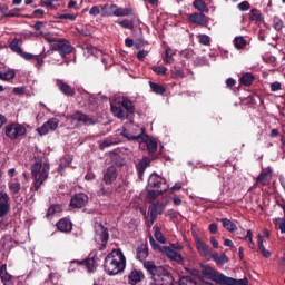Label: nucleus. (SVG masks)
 <instances>
[{"instance_id":"1","label":"nucleus","mask_w":285,"mask_h":285,"mask_svg":"<svg viewBox=\"0 0 285 285\" xmlns=\"http://www.w3.org/2000/svg\"><path fill=\"white\" fill-rule=\"evenodd\" d=\"M114 117L132 122L135 119V102L128 97H122L110 102Z\"/></svg>"},{"instance_id":"2","label":"nucleus","mask_w":285,"mask_h":285,"mask_svg":"<svg viewBox=\"0 0 285 285\" xmlns=\"http://www.w3.org/2000/svg\"><path fill=\"white\" fill-rule=\"evenodd\" d=\"M144 268L151 275L150 285H173L175 277L168 269L157 266L153 261H144Z\"/></svg>"},{"instance_id":"3","label":"nucleus","mask_w":285,"mask_h":285,"mask_svg":"<svg viewBox=\"0 0 285 285\" xmlns=\"http://www.w3.org/2000/svg\"><path fill=\"white\" fill-rule=\"evenodd\" d=\"M104 268L107 275H119L126 268V256L121 249H114L106 256Z\"/></svg>"},{"instance_id":"4","label":"nucleus","mask_w":285,"mask_h":285,"mask_svg":"<svg viewBox=\"0 0 285 285\" xmlns=\"http://www.w3.org/2000/svg\"><path fill=\"white\" fill-rule=\"evenodd\" d=\"M202 275L219 285H248V278L236 279L215 271L208 265L202 268Z\"/></svg>"},{"instance_id":"5","label":"nucleus","mask_w":285,"mask_h":285,"mask_svg":"<svg viewBox=\"0 0 285 285\" xmlns=\"http://www.w3.org/2000/svg\"><path fill=\"white\" fill-rule=\"evenodd\" d=\"M48 175H50V163L36 160L31 165V177L33 179L35 190H39V188L43 186V184L48 179Z\"/></svg>"},{"instance_id":"6","label":"nucleus","mask_w":285,"mask_h":285,"mask_svg":"<svg viewBox=\"0 0 285 285\" xmlns=\"http://www.w3.org/2000/svg\"><path fill=\"white\" fill-rule=\"evenodd\" d=\"M134 130H138L139 134H131L130 131H128V129H124L121 135L122 137L128 139V141H136L137 139H142V141H145L147 146L148 153H157V140L154 137L144 136L146 132V128L134 126Z\"/></svg>"},{"instance_id":"7","label":"nucleus","mask_w":285,"mask_h":285,"mask_svg":"<svg viewBox=\"0 0 285 285\" xmlns=\"http://www.w3.org/2000/svg\"><path fill=\"white\" fill-rule=\"evenodd\" d=\"M45 40H47L48 43H51V50L59 52L61 57H66V55H70L72 53V50H75V47L63 38L56 39L52 37H45Z\"/></svg>"},{"instance_id":"8","label":"nucleus","mask_w":285,"mask_h":285,"mask_svg":"<svg viewBox=\"0 0 285 285\" xmlns=\"http://www.w3.org/2000/svg\"><path fill=\"white\" fill-rule=\"evenodd\" d=\"M95 242L99 244L101 242V245L99 247V250H104L106 248V245L108 244V239H110V234L108 233V228L104 227L101 223H95Z\"/></svg>"},{"instance_id":"9","label":"nucleus","mask_w":285,"mask_h":285,"mask_svg":"<svg viewBox=\"0 0 285 285\" xmlns=\"http://www.w3.org/2000/svg\"><path fill=\"white\" fill-rule=\"evenodd\" d=\"M27 132L26 127L19 122H11L4 127V135L11 140L23 137Z\"/></svg>"},{"instance_id":"10","label":"nucleus","mask_w":285,"mask_h":285,"mask_svg":"<svg viewBox=\"0 0 285 285\" xmlns=\"http://www.w3.org/2000/svg\"><path fill=\"white\" fill-rule=\"evenodd\" d=\"M71 121L78 126H95V124H97V119H95V117L81 114L79 111L71 115Z\"/></svg>"},{"instance_id":"11","label":"nucleus","mask_w":285,"mask_h":285,"mask_svg":"<svg viewBox=\"0 0 285 285\" xmlns=\"http://www.w3.org/2000/svg\"><path fill=\"white\" fill-rule=\"evenodd\" d=\"M97 262H99V258L97 257V253L96 252H92L89 254L88 258H86L85 261L82 262H79V261H72V264H78L79 266H81V264L83 266H86L88 273H95V271H97Z\"/></svg>"},{"instance_id":"12","label":"nucleus","mask_w":285,"mask_h":285,"mask_svg":"<svg viewBox=\"0 0 285 285\" xmlns=\"http://www.w3.org/2000/svg\"><path fill=\"white\" fill-rule=\"evenodd\" d=\"M102 181L106 186H110L117 181L119 173L117 171V165H110L102 171Z\"/></svg>"},{"instance_id":"13","label":"nucleus","mask_w":285,"mask_h":285,"mask_svg":"<svg viewBox=\"0 0 285 285\" xmlns=\"http://www.w3.org/2000/svg\"><path fill=\"white\" fill-rule=\"evenodd\" d=\"M56 128H59V120H57V118H51L38 128L37 132L40 137H43V135H48V132H55Z\"/></svg>"},{"instance_id":"14","label":"nucleus","mask_w":285,"mask_h":285,"mask_svg":"<svg viewBox=\"0 0 285 285\" xmlns=\"http://www.w3.org/2000/svg\"><path fill=\"white\" fill-rule=\"evenodd\" d=\"M10 213V196L6 191H0V217H6Z\"/></svg>"},{"instance_id":"15","label":"nucleus","mask_w":285,"mask_h":285,"mask_svg":"<svg viewBox=\"0 0 285 285\" xmlns=\"http://www.w3.org/2000/svg\"><path fill=\"white\" fill-rule=\"evenodd\" d=\"M88 204V195L83 193L76 194L71 200V208H83Z\"/></svg>"},{"instance_id":"16","label":"nucleus","mask_w":285,"mask_h":285,"mask_svg":"<svg viewBox=\"0 0 285 285\" xmlns=\"http://www.w3.org/2000/svg\"><path fill=\"white\" fill-rule=\"evenodd\" d=\"M8 188L13 199H19V193H21V190H26V186L21 187V183H19L18 179H11L8 183Z\"/></svg>"},{"instance_id":"17","label":"nucleus","mask_w":285,"mask_h":285,"mask_svg":"<svg viewBox=\"0 0 285 285\" xmlns=\"http://www.w3.org/2000/svg\"><path fill=\"white\" fill-rule=\"evenodd\" d=\"M196 248L199 255L206 257L207 259H210L212 255L215 253L210 246L206 245L199 238L196 239Z\"/></svg>"},{"instance_id":"18","label":"nucleus","mask_w":285,"mask_h":285,"mask_svg":"<svg viewBox=\"0 0 285 285\" xmlns=\"http://www.w3.org/2000/svg\"><path fill=\"white\" fill-rule=\"evenodd\" d=\"M150 219L151 224H155V219H157L158 215H161L164 210H166V205L165 203H154L150 207Z\"/></svg>"},{"instance_id":"19","label":"nucleus","mask_w":285,"mask_h":285,"mask_svg":"<svg viewBox=\"0 0 285 285\" xmlns=\"http://www.w3.org/2000/svg\"><path fill=\"white\" fill-rule=\"evenodd\" d=\"M149 186L150 188H156V190H161V188H166V186H168L166 184V179H164L163 177H159L156 174H153L149 177Z\"/></svg>"},{"instance_id":"20","label":"nucleus","mask_w":285,"mask_h":285,"mask_svg":"<svg viewBox=\"0 0 285 285\" xmlns=\"http://www.w3.org/2000/svg\"><path fill=\"white\" fill-rule=\"evenodd\" d=\"M114 17H132V14H135V11L132 10V8H121L118 7L117 4H112L111 7Z\"/></svg>"},{"instance_id":"21","label":"nucleus","mask_w":285,"mask_h":285,"mask_svg":"<svg viewBox=\"0 0 285 285\" xmlns=\"http://www.w3.org/2000/svg\"><path fill=\"white\" fill-rule=\"evenodd\" d=\"M189 21L190 23H195L196 26H206L208 23V18L203 12H196L189 14Z\"/></svg>"},{"instance_id":"22","label":"nucleus","mask_w":285,"mask_h":285,"mask_svg":"<svg viewBox=\"0 0 285 285\" xmlns=\"http://www.w3.org/2000/svg\"><path fill=\"white\" fill-rule=\"evenodd\" d=\"M0 279L3 285H12V279H14V276L8 273V265L6 264L0 266Z\"/></svg>"},{"instance_id":"23","label":"nucleus","mask_w":285,"mask_h":285,"mask_svg":"<svg viewBox=\"0 0 285 285\" xmlns=\"http://www.w3.org/2000/svg\"><path fill=\"white\" fill-rule=\"evenodd\" d=\"M148 258V243H142L136 248V259L144 262Z\"/></svg>"},{"instance_id":"24","label":"nucleus","mask_w":285,"mask_h":285,"mask_svg":"<svg viewBox=\"0 0 285 285\" xmlns=\"http://www.w3.org/2000/svg\"><path fill=\"white\" fill-rule=\"evenodd\" d=\"M56 226L60 233H70L72 230V222L69 218H61Z\"/></svg>"},{"instance_id":"25","label":"nucleus","mask_w":285,"mask_h":285,"mask_svg":"<svg viewBox=\"0 0 285 285\" xmlns=\"http://www.w3.org/2000/svg\"><path fill=\"white\" fill-rule=\"evenodd\" d=\"M144 272L139 269H134L128 275V282L131 285L139 284L144 279Z\"/></svg>"},{"instance_id":"26","label":"nucleus","mask_w":285,"mask_h":285,"mask_svg":"<svg viewBox=\"0 0 285 285\" xmlns=\"http://www.w3.org/2000/svg\"><path fill=\"white\" fill-rule=\"evenodd\" d=\"M21 46H23V39L21 38H14L10 43L9 48L12 52H16V55H21L23 49H21Z\"/></svg>"},{"instance_id":"27","label":"nucleus","mask_w":285,"mask_h":285,"mask_svg":"<svg viewBox=\"0 0 285 285\" xmlns=\"http://www.w3.org/2000/svg\"><path fill=\"white\" fill-rule=\"evenodd\" d=\"M210 259H214V262L218 266H224V264H228L229 262L228 256H226V254L217 252H214V254H212Z\"/></svg>"},{"instance_id":"28","label":"nucleus","mask_w":285,"mask_h":285,"mask_svg":"<svg viewBox=\"0 0 285 285\" xmlns=\"http://www.w3.org/2000/svg\"><path fill=\"white\" fill-rule=\"evenodd\" d=\"M58 87L62 95H66L67 97H75V88H72L70 85L63 81H58Z\"/></svg>"},{"instance_id":"29","label":"nucleus","mask_w":285,"mask_h":285,"mask_svg":"<svg viewBox=\"0 0 285 285\" xmlns=\"http://www.w3.org/2000/svg\"><path fill=\"white\" fill-rule=\"evenodd\" d=\"M271 177H273V169L268 168L266 171H262L257 176L256 181H257V184H262V186H266V184L268 183V179H271Z\"/></svg>"},{"instance_id":"30","label":"nucleus","mask_w":285,"mask_h":285,"mask_svg":"<svg viewBox=\"0 0 285 285\" xmlns=\"http://www.w3.org/2000/svg\"><path fill=\"white\" fill-rule=\"evenodd\" d=\"M216 222H220L223 224V228L229 233H235V230H237V225L228 218H216Z\"/></svg>"},{"instance_id":"31","label":"nucleus","mask_w":285,"mask_h":285,"mask_svg":"<svg viewBox=\"0 0 285 285\" xmlns=\"http://www.w3.org/2000/svg\"><path fill=\"white\" fill-rule=\"evenodd\" d=\"M148 166H150V158L145 156L137 165L138 175L140 177L144 175V173H146V168H148Z\"/></svg>"},{"instance_id":"32","label":"nucleus","mask_w":285,"mask_h":285,"mask_svg":"<svg viewBox=\"0 0 285 285\" xmlns=\"http://www.w3.org/2000/svg\"><path fill=\"white\" fill-rule=\"evenodd\" d=\"M61 205L56 204V205H51L46 214L47 219H52V217H55V215H59V213H61Z\"/></svg>"},{"instance_id":"33","label":"nucleus","mask_w":285,"mask_h":285,"mask_svg":"<svg viewBox=\"0 0 285 285\" xmlns=\"http://www.w3.org/2000/svg\"><path fill=\"white\" fill-rule=\"evenodd\" d=\"M168 190V186L163 187L161 189H156V190H149L147 194V197L150 202H155L159 195H164Z\"/></svg>"},{"instance_id":"34","label":"nucleus","mask_w":285,"mask_h":285,"mask_svg":"<svg viewBox=\"0 0 285 285\" xmlns=\"http://www.w3.org/2000/svg\"><path fill=\"white\" fill-rule=\"evenodd\" d=\"M101 17H115L112 4H100Z\"/></svg>"},{"instance_id":"35","label":"nucleus","mask_w":285,"mask_h":285,"mask_svg":"<svg viewBox=\"0 0 285 285\" xmlns=\"http://www.w3.org/2000/svg\"><path fill=\"white\" fill-rule=\"evenodd\" d=\"M193 7L195 10H198V12H208V7L204 0H194Z\"/></svg>"},{"instance_id":"36","label":"nucleus","mask_w":285,"mask_h":285,"mask_svg":"<svg viewBox=\"0 0 285 285\" xmlns=\"http://www.w3.org/2000/svg\"><path fill=\"white\" fill-rule=\"evenodd\" d=\"M150 89L153 90V92H155L156 95H164V92H166V88H164V86L161 85H157L153 81L149 82Z\"/></svg>"},{"instance_id":"37","label":"nucleus","mask_w":285,"mask_h":285,"mask_svg":"<svg viewBox=\"0 0 285 285\" xmlns=\"http://www.w3.org/2000/svg\"><path fill=\"white\" fill-rule=\"evenodd\" d=\"M234 46L237 50H242V48H246V39L242 36H237L234 39Z\"/></svg>"},{"instance_id":"38","label":"nucleus","mask_w":285,"mask_h":285,"mask_svg":"<svg viewBox=\"0 0 285 285\" xmlns=\"http://www.w3.org/2000/svg\"><path fill=\"white\" fill-rule=\"evenodd\" d=\"M254 77L250 73H245L240 78V83L243 86H252L253 81H254Z\"/></svg>"},{"instance_id":"39","label":"nucleus","mask_w":285,"mask_h":285,"mask_svg":"<svg viewBox=\"0 0 285 285\" xmlns=\"http://www.w3.org/2000/svg\"><path fill=\"white\" fill-rule=\"evenodd\" d=\"M173 55H175V52H173V49L167 48L165 50V57H163L164 63H173V61H174Z\"/></svg>"},{"instance_id":"40","label":"nucleus","mask_w":285,"mask_h":285,"mask_svg":"<svg viewBox=\"0 0 285 285\" xmlns=\"http://www.w3.org/2000/svg\"><path fill=\"white\" fill-rule=\"evenodd\" d=\"M179 285H197V281H194L190 276H183L179 279Z\"/></svg>"},{"instance_id":"41","label":"nucleus","mask_w":285,"mask_h":285,"mask_svg":"<svg viewBox=\"0 0 285 285\" xmlns=\"http://www.w3.org/2000/svg\"><path fill=\"white\" fill-rule=\"evenodd\" d=\"M14 71H0V80L1 81H10V79H14Z\"/></svg>"},{"instance_id":"42","label":"nucleus","mask_w":285,"mask_h":285,"mask_svg":"<svg viewBox=\"0 0 285 285\" xmlns=\"http://www.w3.org/2000/svg\"><path fill=\"white\" fill-rule=\"evenodd\" d=\"M161 253H165V255H167V257H169V259H174L175 255L177 254V252L168 246H163L161 248Z\"/></svg>"},{"instance_id":"43","label":"nucleus","mask_w":285,"mask_h":285,"mask_svg":"<svg viewBox=\"0 0 285 285\" xmlns=\"http://www.w3.org/2000/svg\"><path fill=\"white\" fill-rule=\"evenodd\" d=\"M238 239H248V246L250 248H255V243L253 242V232L247 230V234L245 236H238Z\"/></svg>"},{"instance_id":"44","label":"nucleus","mask_w":285,"mask_h":285,"mask_svg":"<svg viewBox=\"0 0 285 285\" xmlns=\"http://www.w3.org/2000/svg\"><path fill=\"white\" fill-rule=\"evenodd\" d=\"M118 26H121V28H127V30H132V28H135V24L132 23V21L128 19H124L119 21Z\"/></svg>"},{"instance_id":"45","label":"nucleus","mask_w":285,"mask_h":285,"mask_svg":"<svg viewBox=\"0 0 285 285\" xmlns=\"http://www.w3.org/2000/svg\"><path fill=\"white\" fill-rule=\"evenodd\" d=\"M149 244L151 248H154V250L161 253V249L164 248V246H159V244H157V240H155L153 236L149 237Z\"/></svg>"},{"instance_id":"46","label":"nucleus","mask_w":285,"mask_h":285,"mask_svg":"<svg viewBox=\"0 0 285 285\" xmlns=\"http://www.w3.org/2000/svg\"><path fill=\"white\" fill-rule=\"evenodd\" d=\"M77 32L82 37H92V32L90 29H88V27L77 28Z\"/></svg>"},{"instance_id":"47","label":"nucleus","mask_w":285,"mask_h":285,"mask_svg":"<svg viewBox=\"0 0 285 285\" xmlns=\"http://www.w3.org/2000/svg\"><path fill=\"white\" fill-rule=\"evenodd\" d=\"M155 238L160 244H166V237H164V234H161V230H159V228H156V230H155Z\"/></svg>"},{"instance_id":"48","label":"nucleus","mask_w":285,"mask_h":285,"mask_svg":"<svg viewBox=\"0 0 285 285\" xmlns=\"http://www.w3.org/2000/svg\"><path fill=\"white\" fill-rule=\"evenodd\" d=\"M199 43H202V46H210V37L208 35H200Z\"/></svg>"},{"instance_id":"49","label":"nucleus","mask_w":285,"mask_h":285,"mask_svg":"<svg viewBox=\"0 0 285 285\" xmlns=\"http://www.w3.org/2000/svg\"><path fill=\"white\" fill-rule=\"evenodd\" d=\"M89 14L91 17H97L98 14H101V6L91 7V9L89 10Z\"/></svg>"},{"instance_id":"50","label":"nucleus","mask_w":285,"mask_h":285,"mask_svg":"<svg viewBox=\"0 0 285 285\" xmlns=\"http://www.w3.org/2000/svg\"><path fill=\"white\" fill-rule=\"evenodd\" d=\"M151 70L156 73V75H166V72H168V68L166 67H151Z\"/></svg>"},{"instance_id":"51","label":"nucleus","mask_w":285,"mask_h":285,"mask_svg":"<svg viewBox=\"0 0 285 285\" xmlns=\"http://www.w3.org/2000/svg\"><path fill=\"white\" fill-rule=\"evenodd\" d=\"M284 28V21H282L279 18H274V29L279 32Z\"/></svg>"},{"instance_id":"52","label":"nucleus","mask_w":285,"mask_h":285,"mask_svg":"<svg viewBox=\"0 0 285 285\" xmlns=\"http://www.w3.org/2000/svg\"><path fill=\"white\" fill-rule=\"evenodd\" d=\"M181 55L185 59H193L195 57V51L193 49H185Z\"/></svg>"},{"instance_id":"53","label":"nucleus","mask_w":285,"mask_h":285,"mask_svg":"<svg viewBox=\"0 0 285 285\" xmlns=\"http://www.w3.org/2000/svg\"><path fill=\"white\" fill-rule=\"evenodd\" d=\"M275 224L278 225L281 233L285 234V218H276Z\"/></svg>"},{"instance_id":"54","label":"nucleus","mask_w":285,"mask_h":285,"mask_svg":"<svg viewBox=\"0 0 285 285\" xmlns=\"http://www.w3.org/2000/svg\"><path fill=\"white\" fill-rule=\"evenodd\" d=\"M249 19L250 21H262V14L257 13V10L253 9Z\"/></svg>"},{"instance_id":"55","label":"nucleus","mask_w":285,"mask_h":285,"mask_svg":"<svg viewBox=\"0 0 285 285\" xmlns=\"http://www.w3.org/2000/svg\"><path fill=\"white\" fill-rule=\"evenodd\" d=\"M238 10H240V12H246V10H250V3H248V1H243L238 4Z\"/></svg>"},{"instance_id":"56","label":"nucleus","mask_w":285,"mask_h":285,"mask_svg":"<svg viewBox=\"0 0 285 285\" xmlns=\"http://www.w3.org/2000/svg\"><path fill=\"white\" fill-rule=\"evenodd\" d=\"M19 12H21V9L14 8L11 9L8 13H6L4 17H19Z\"/></svg>"},{"instance_id":"57","label":"nucleus","mask_w":285,"mask_h":285,"mask_svg":"<svg viewBox=\"0 0 285 285\" xmlns=\"http://www.w3.org/2000/svg\"><path fill=\"white\" fill-rule=\"evenodd\" d=\"M278 90H282V83L281 82H273L271 85V91L272 92H278Z\"/></svg>"},{"instance_id":"58","label":"nucleus","mask_w":285,"mask_h":285,"mask_svg":"<svg viewBox=\"0 0 285 285\" xmlns=\"http://www.w3.org/2000/svg\"><path fill=\"white\" fill-rule=\"evenodd\" d=\"M19 56L22 57V59H24L26 61H31V59H35V55L23 52V51H21V53H19Z\"/></svg>"},{"instance_id":"59","label":"nucleus","mask_w":285,"mask_h":285,"mask_svg":"<svg viewBox=\"0 0 285 285\" xmlns=\"http://www.w3.org/2000/svg\"><path fill=\"white\" fill-rule=\"evenodd\" d=\"M59 19H68L69 21H75V19H77V16L70 14V13H63L59 16Z\"/></svg>"},{"instance_id":"60","label":"nucleus","mask_w":285,"mask_h":285,"mask_svg":"<svg viewBox=\"0 0 285 285\" xmlns=\"http://www.w3.org/2000/svg\"><path fill=\"white\" fill-rule=\"evenodd\" d=\"M110 146H115V141L112 140H105L100 144V148L101 150H104V148H110Z\"/></svg>"},{"instance_id":"61","label":"nucleus","mask_w":285,"mask_h":285,"mask_svg":"<svg viewBox=\"0 0 285 285\" xmlns=\"http://www.w3.org/2000/svg\"><path fill=\"white\" fill-rule=\"evenodd\" d=\"M174 262H177V264H184V257L181 256V254L176 252V255L174 256Z\"/></svg>"},{"instance_id":"62","label":"nucleus","mask_w":285,"mask_h":285,"mask_svg":"<svg viewBox=\"0 0 285 285\" xmlns=\"http://www.w3.org/2000/svg\"><path fill=\"white\" fill-rule=\"evenodd\" d=\"M146 57H148V51H146V50H140V51H138V53H137V58L138 59H146Z\"/></svg>"},{"instance_id":"63","label":"nucleus","mask_w":285,"mask_h":285,"mask_svg":"<svg viewBox=\"0 0 285 285\" xmlns=\"http://www.w3.org/2000/svg\"><path fill=\"white\" fill-rule=\"evenodd\" d=\"M70 164H72V158L71 157L61 159V165L62 166H70Z\"/></svg>"},{"instance_id":"64","label":"nucleus","mask_w":285,"mask_h":285,"mask_svg":"<svg viewBox=\"0 0 285 285\" xmlns=\"http://www.w3.org/2000/svg\"><path fill=\"white\" fill-rule=\"evenodd\" d=\"M209 233H212V235H215V233H217V224L212 223L209 225Z\"/></svg>"}]
</instances>
